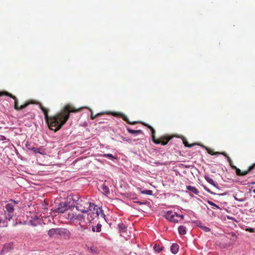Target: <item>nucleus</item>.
<instances>
[{
  "mask_svg": "<svg viewBox=\"0 0 255 255\" xmlns=\"http://www.w3.org/2000/svg\"><path fill=\"white\" fill-rule=\"evenodd\" d=\"M39 108L43 112L45 120L51 130L56 131L67 122L71 113H77L82 110V108H76L73 105L68 104L64 106L60 112L52 117H48V110L45 108L41 104H39Z\"/></svg>",
  "mask_w": 255,
  "mask_h": 255,
  "instance_id": "f257e3e1",
  "label": "nucleus"
},
{
  "mask_svg": "<svg viewBox=\"0 0 255 255\" xmlns=\"http://www.w3.org/2000/svg\"><path fill=\"white\" fill-rule=\"evenodd\" d=\"M73 200L76 202V208L77 210L82 213L88 212L91 209L93 203L87 202L86 200H82L78 196L73 197Z\"/></svg>",
  "mask_w": 255,
  "mask_h": 255,
  "instance_id": "f03ea898",
  "label": "nucleus"
},
{
  "mask_svg": "<svg viewBox=\"0 0 255 255\" xmlns=\"http://www.w3.org/2000/svg\"><path fill=\"white\" fill-rule=\"evenodd\" d=\"M146 127H147L148 128L150 129L152 133V140L153 142L156 144H161L162 145H165L168 141L172 138L173 136H169L168 135H164L160 136L158 138H156L155 136V130L149 125L147 124H144Z\"/></svg>",
  "mask_w": 255,
  "mask_h": 255,
  "instance_id": "7ed1b4c3",
  "label": "nucleus"
},
{
  "mask_svg": "<svg viewBox=\"0 0 255 255\" xmlns=\"http://www.w3.org/2000/svg\"><path fill=\"white\" fill-rule=\"evenodd\" d=\"M3 95L8 96L14 100V109L17 111L21 110L25 108L26 107H27L30 104H32L35 103L33 101L26 102L23 105H22L20 106H19L18 105L17 99L15 96L12 95L11 94L6 92H0V97L1 96H3Z\"/></svg>",
  "mask_w": 255,
  "mask_h": 255,
  "instance_id": "20e7f679",
  "label": "nucleus"
},
{
  "mask_svg": "<svg viewBox=\"0 0 255 255\" xmlns=\"http://www.w3.org/2000/svg\"><path fill=\"white\" fill-rule=\"evenodd\" d=\"M17 204V202L14 200H11L9 203L5 205L4 211V214L6 219L9 221L12 218L14 215V206Z\"/></svg>",
  "mask_w": 255,
  "mask_h": 255,
  "instance_id": "39448f33",
  "label": "nucleus"
},
{
  "mask_svg": "<svg viewBox=\"0 0 255 255\" xmlns=\"http://www.w3.org/2000/svg\"><path fill=\"white\" fill-rule=\"evenodd\" d=\"M100 208L95 205L94 204H92L91 209L86 212L88 215V220L89 221H91L96 218L98 217L99 215V213L101 212Z\"/></svg>",
  "mask_w": 255,
  "mask_h": 255,
  "instance_id": "423d86ee",
  "label": "nucleus"
},
{
  "mask_svg": "<svg viewBox=\"0 0 255 255\" xmlns=\"http://www.w3.org/2000/svg\"><path fill=\"white\" fill-rule=\"evenodd\" d=\"M70 206L66 202H61L59 204V207L54 209V212L57 213H64L69 208Z\"/></svg>",
  "mask_w": 255,
  "mask_h": 255,
  "instance_id": "0eeeda50",
  "label": "nucleus"
},
{
  "mask_svg": "<svg viewBox=\"0 0 255 255\" xmlns=\"http://www.w3.org/2000/svg\"><path fill=\"white\" fill-rule=\"evenodd\" d=\"M222 155H224L225 157L227 158V159L230 165L232 167V169H235L236 174L238 176H242V171L239 169L236 166L234 165L233 164V161L231 158L228 156V155L226 153H222Z\"/></svg>",
  "mask_w": 255,
  "mask_h": 255,
  "instance_id": "6e6552de",
  "label": "nucleus"
},
{
  "mask_svg": "<svg viewBox=\"0 0 255 255\" xmlns=\"http://www.w3.org/2000/svg\"><path fill=\"white\" fill-rule=\"evenodd\" d=\"M111 114L113 115V116H116V117H119L121 118H122V119L126 121L127 123L130 124V125H135L137 124V122H130L128 118L124 114L122 113H116V112H112L111 113Z\"/></svg>",
  "mask_w": 255,
  "mask_h": 255,
  "instance_id": "1a4fd4ad",
  "label": "nucleus"
},
{
  "mask_svg": "<svg viewBox=\"0 0 255 255\" xmlns=\"http://www.w3.org/2000/svg\"><path fill=\"white\" fill-rule=\"evenodd\" d=\"M59 236L65 239H69L71 236V233L67 229L60 228Z\"/></svg>",
  "mask_w": 255,
  "mask_h": 255,
  "instance_id": "9d476101",
  "label": "nucleus"
},
{
  "mask_svg": "<svg viewBox=\"0 0 255 255\" xmlns=\"http://www.w3.org/2000/svg\"><path fill=\"white\" fill-rule=\"evenodd\" d=\"M176 214H177V213L175 212H173L171 211H168L166 213L164 216L168 221L172 222V221L174 220L175 217H176Z\"/></svg>",
  "mask_w": 255,
  "mask_h": 255,
  "instance_id": "9b49d317",
  "label": "nucleus"
},
{
  "mask_svg": "<svg viewBox=\"0 0 255 255\" xmlns=\"http://www.w3.org/2000/svg\"><path fill=\"white\" fill-rule=\"evenodd\" d=\"M60 228H52L48 231V235L50 237H53L59 235Z\"/></svg>",
  "mask_w": 255,
  "mask_h": 255,
  "instance_id": "f8f14e48",
  "label": "nucleus"
},
{
  "mask_svg": "<svg viewBox=\"0 0 255 255\" xmlns=\"http://www.w3.org/2000/svg\"><path fill=\"white\" fill-rule=\"evenodd\" d=\"M178 250H179V246L176 244H173L171 246V248H170L171 252L174 254H176L178 252Z\"/></svg>",
  "mask_w": 255,
  "mask_h": 255,
  "instance_id": "ddd939ff",
  "label": "nucleus"
},
{
  "mask_svg": "<svg viewBox=\"0 0 255 255\" xmlns=\"http://www.w3.org/2000/svg\"><path fill=\"white\" fill-rule=\"evenodd\" d=\"M205 179L210 184L213 185L216 187H217V184L213 180V179L210 177L209 176L206 175L205 176Z\"/></svg>",
  "mask_w": 255,
  "mask_h": 255,
  "instance_id": "4468645a",
  "label": "nucleus"
},
{
  "mask_svg": "<svg viewBox=\"0 0 255 255\" xmlns=\"http://www.w3.org/2000/svg\"><path fill=\"white\" fill-rule=\"evenodd\" d=\"M186 188H187V189L191 191L192 192H193V193H194L195 194H198L199 193L198 189L194 186H187Z\"/></svg>",
  "mask_w": 255,
  "mask_h": 255,
  "instance_id": "2eb2a0df",
  "label": "nucleus"
},
{
  "mask_svg": "<svg viewBox=\"0 0 255 255\" xmlns=\"http://www.w3.org/2000/svg\"><path fill=\"white\" fill-rule=\"evenodd\" d=\"M118 227L120 233H124L126 232L127 227L123 223L119 224L118 225Z\"/></svg>",
  "mask_w": 255,
  "mask_h": 255,
  "instance_id": "dca6fc26",
  "label": "nucleus"
},
{
  "mask_svg": "<svg viewBox=\"0 0 255 255\" xmlns=\"http://www.w3.org/2000/svg\"><path fill=\"white\" fill-rule=\"evenodd\" d=\"M178 232L179 234L182 235L186 233V227L183 226H180L178 227Z\"/></svg>",
  "mask_w": 255,
  "mask_h": 255,
  "instance_id": "f3484780",
  "label": "nucleus"
},
{
  "mask_svg": "<svg viewBox=\"0 0 255 255\" xmlns=\"http://www.w3.org/2000/svg\"><path fill=\"white\" fill-rule=\"evenodd\" d=\"M102 225L100 224H98L96 227L93 226L92 230L93 232H100L101 231Z\"/></svg>",
  "mask_w": 255,
  "mask_h": 255,
  "instance_id": "a211bd4d",
  "label": "nucleus"
},
{
  "mask_svg": "<svg viewBox=\"0 0 255 255\" xmlns=\"http://www.w3.org/2000/svg\"><path fill=\"white\" fill-rule=\"evenodd\" d=\"M101 188H102L103 192L106 194H108L110 193V190H109V187L107 186H106L105 184H103L102 185Z\"/></svg>",
  "mask_w": 255,
  "mask_h": 255,
  "instance_id": "6ab92c4d",
  "label": "nucleus"
},
{
  "mask_svg": "<svg viewBox=\"0 0 255 255\" xmlns=\"http://www.w3.org/2000/svg\"><path fill=\"white\" fill-rule=\"evenodd\" d=\"M207 151H208V153L211 155H219V154L222 155V153H225V152H214V150L211 149H209L207 150Z\"/></svg>",
  "mask_w": 255,
  "mask_h": 255,
  "instance_id": "aec40b11",
  "label": "nucleus"
},
{
  "mask_svg": "<svg viewBox=\"0 0 255 255\" xmlns=\"http://www.w3.org/2000/svg\"><path fill=\"white\" fill-rule=\"evenodd\" d=\"M90 111L91 112V119L92 120H94L97 117H100L101 116H102L103 114V113H98L96 115H94L93 114V112L92 111V110H90Z\"/></svg>",
  "mask_w": 255,
  "mask_h": 255,
  "instance_id": "412c9836",
  "label": "nucleus"
},
{
  "mask_svg": "<svg viewBox=\"0 0 255 255\" xmlns=\"http://www.w3.org/2000/svg\"><path fill=\"white\" fill-rule=\"evenodd\" d=\"M128 131L131 134H136V133H140L142 132V130H133L130 128H127Z\"/></svg>",
  "mask_w": 255,
  "mask_h": 255,
  "instance_id": "4be33fe9",
  "label": "nucleus"
},
{
  "mask_svg": "<svg viewBox=\"0 0 255 255\" xmlns=\"http://www.w3.org/2000/svg\"><path fill=\"white\" fill-rule=\"evenodd\" d=\"M183 142L184 145L186 147H192L197 144L196 143L189 144L188 141L186 139L183 140Z\"/></svg>",
  "mask_w": 255,
  "mask_h": 255,
  "instance_id": "5701e85b",
  "label": "nucleus"
},
{
  "mask_svg": "<svg viewBox=\"0 0 255 255\" xmlns=\"http://www.w3.org/2000/svg\"><path fill=\"white\" fill-rule=\"evenodd\" d=\"M141 194H147L148 195H152V191L150 190H145L141 191Z\"/></svg>",
  "mask_w": 255,
  "mask_h": 255,
  "instance_id": "b1692460",
  "label": "nucleus"
},
{
  "mask_svg": "<svg viewBox=\"0 0 255 255\" xmlns=\"http://www.w3.org/2000/svg\"><path fill=\"white\" fill-rule=\"evenodd\" d=\"M154 250L157 253H159L162 250V248L160 247L159 246L155 245L153 247Z\"/></svg>",
  "mask_w": 255,
  "mask_h": 255,
  "instance_id": "393cba45",
  "label": "nucleus"
},
{
  "mask_svg": "<svg viewBox=\"0 0 255 255\" xmlns=\"http://www.w3.org/2000/svg\"><path fill=\"white\" fill-rule=\"evenodd\" d=\"M103 156L104 157L109 158L112 160H113L114 159L116 158L115 157H114V156L112 154H110V153L104 154L103 155Z\"/></svg>",
  "mask_w": 255,
  "mask_h": 255,
  "instance_id": "a878e982",
  "label": "nucleus"
},
{
  "mask_svg": "<svg viewBox=\"0 0 255 255\" xmlns=\"http://www.w3.org/2000/svg\"><path fill=\"white\" fill-rule=\"evenodd\" d=\"M199 227L201 229H202L205 232H209L211 231V229L207 227H206L204 226H200Z\"/></svg>",
  "mask_w": 255,
  "mask_h": 255,
  "instance_id": "bb28decb",
  "label": "nucleus"
},
{
  "mask_svg": "<svg viewBox=\"0 0 255 255\" xmlns=\"http://www.w3.org/2000/svg\"><path fill=\"white\" fill-rule=\"evenodd\" d=\"M36 153H40L41 154H44V150H43V148L40 147V148H37V149H36Z\"/></svg>",
  "mask_w": 255,
  "mask_h": 255,
  "instance_id": "cd10ccee",
  "label": "nucleus"
},
{
  "mask_svg": "<svg viewBox=\"0 0 255 255\" xmlns=\"http://www.w3.org/2000/svg\"><path fill=\"white\" fill-rule=\"evenodd\" d=\"M25 146L28 150H30L33 145L31 144V143L27 142L25 144Z\"/></svg>",
  "mask_w": 255,
  "mask_h": 255,
  "instance_id": "c85d7f7f",
  "label": "nucleus"
},
{
  "mask_svg": "<svg viewBox=\"0 0 255 255\" xmlns=\"http://www.w3.org/2000/svg\"><path fill=\"white\" fill-rule=\"evenodd\" d=\"M75 219H77L79 221H82V220H84V217L83 215H79L78 216H76Z\"/></svg>",
  "mask_w": 255,
  "mask_h": 255,
  "instance_id": "c756f323",
  "label": "nucleus"
},
{
  "mask_svg": "<svg viewBox=\"0 0 255 255\" xmlns=\"http://www.w3.org/2000/svg\"><path fill=\"white\" fill-rule=\"evenodd\" d=\"M88 250L90 251L91 253H96V248L94 247H91L90 248H88Z\"/></svg>",
  "mask_w": 255,
  "mask_h": 255,
  "instance_id": "7c9ffc66",
  "label": "nucleus"
},
{
  "mask_svg": "<svg viewBox=\"0 0 255 255\" xmlns=\"http://www.w3.org/2000/svg\"><path fill=\"white\" fill-rule=\"evenodd\" d=\"M255 168V163H254V164H253L252 165L250 166L249 168L248 169L249 170V171H250V172H251V171H252L253 170H254Z\"/></svg>",
  "mask_w": 255,
  "mask_h": 255,
  "instance_id": "2f4dec72",
  "label": "nucleus"
},
{
  "mask_svg": "<svg viewBox=\"0 0 255 255\" xmlns=\"http://www.w3.org/2000/svg\"><path fill=\"white\" fill-rule=\"evenodd\" d=\"M208 203L209 204L212 205V206H214L215 207H216L217 208L219 209V207L216 204H215V203H214L213 202H211V201H208Z\"/></svg>",
  "mask_w": 255,
  "mask_h": 255,
  "instance_id": "473e14b6",
  "label": "nucleus"
},
{
  "mask_svg": "<svg viewBox=\"0 0 255 255\" xmlns=\"http://www.w3.org/2000/svg\"><path fill=\"white\" fill-rule=\"evenodd\" d=\"M67 218L69 219L72 220L75 218V216L73 214H68V216Z\"/></svg>",
  "mask_w": 255,
  "mask_h": 255,
  "instance_id": "72a5a7b5",
  "label": "nucleus"
},
{
  "mask_svg": "<svg viewBox=\"0 0 255 255\" xmlns=\"http://www.w3.org/2000/svg\"><path fill=\"white\" fill-rule=\"evenodd\" d=\"M249 173H250V171H249L248 169H247L246 171H242V173H241L242 176H245V175H247V174H248Z\"/></svg>",
  "mask_w": 255,
  "mask_h": 255,
  "instance_id": "f704fd0d",
  "label": "nucleus"
},
{
  "mask_svg": "<svg viewBox=\"0 0 255 255\" xmlns=\"http://www.w3.org/2000/svg\"><path fill=\"white\" fill-rule=\"evenodd\" d=\"M247 231H249L251 233H254L255 229L252 228H247L246 230Z\"/></svg>",
  "mask_w": 255,
  "mask_h": 255,
  "instance_id": "c9c22d12",
  "label": "nucleus"
},
{
  "mask_svg": "<svg viewBox=\"0 0 255 255\" xmlns=\"http://www.w3.org/2000/svg\"><path fill=\"white\" fill-rule=\"evenodd\" d=\"M176 217L180 218V220H182L184 218V216L183 215H178L177 214H176Z\"/></svg>",
  "mask_w": 255,
  "mask_h": 255,
  "instance_id": "e433bc0d",
  "label": "nucleus"
},
{
  "mask_svg": "<svg viewBox=\"0 0 255 255\" xmlns=\"http://www.w3.org/2000/svg\"><path fill=\"white\" fill-rule=\"evenodd\" d=\"M36 149H37V148L34 147L33 145V146L31 147L30 150L31 151H33L34 153H36Z\"/></svg>",
  "mask_w": 255,
  "mask_h": 255,
  "instance_id": "4c0bfd02",
  "label": "nucleus"
},
{
  "mask_svg": "<svg viewBox=\"0 0 255 255\" xmlns=\"http://www.w3.org/2000/svg\"><path fill=\"white\" fill-rule=\"evenodd\" d=\"M231 235L232 237H233V238H235V239L237 238V236L235 233H231Z\"/></svg>",
  "mask_w": 255,
  "mask_h": 255,
  "instance_id": "58836bf2",
  "label": "nucleus"
},
{
  "mask_svg": "<svg viewBox=\"0 0 255 255\" xmlns=\"http://www.w3.org/2000/svg\"><path fill=\"white\" fill-rule=\"evenodd\" d=\"M178 218H176V217H175L174 218V221H172L173 222H174V223H176V222H178Z\"/></svg>",
  "mask_w": 255,
  "mask_h": 255,
  "instance_id": "ea45409f",
  "label": "nucleus"
},
{
  "mask_svg": "<svg viewBox=\"0 0 255 255\" xmlns=\"http://www.w3.org/2000/svg\"><path fill=\"white\" fill-rule=\"evenodd\" d=\"M5 137L4 136H2V135H0V140H4L5 139Z\"/></svg>",
  "mask_w": 255,
  "mask_h": 255,
  "instance_id": "a19ab883",
  "label": "nucleus"
},
{
  "mask_svg": "<svg viewBox=\"0 0 255 255\" xmlns=\"http://www.w3.org/2000/svg\"><path fill=\"white\" fill-rule=\"evenodd\" d=\"M137 203L138 204H139V205H141V204H143L142 202H139V201L137 202Z\"/></svg>",
  "mask_w": 255,
  "mask_h": 255,
  "instance_id": "79ce46f5",
  "label": "nucleus"
},
{
  "mask_svg": "<svg viewBox=\"0 0 255 255\" xmlns=\"http://www.w3.org/2000/svg\"><path fill=\"white\" fill-rule=\"evenodd\" d=\"M251 184H255V182H253Z\"/></svg>",
  "mask_w": 255,
  "mask_h": 255,
  "instance_id": "37998d69",
  "label": "nucleus"
},
{
  "mask_svg": "<svg viewBox=\"0 0 255 255\" xmlns=\"http://www.w3.org/2000/svg\"><path fill=\"white\" fill-rule=\"evenodd\" d=\"M253 192L255 193V188L253 190Z\"/></svg>",
  "mask_w": 255,
  "mask_h": 255,
  "instance_id": "c03bdc74",
  "label": "nucleus"
}]
</instances>
